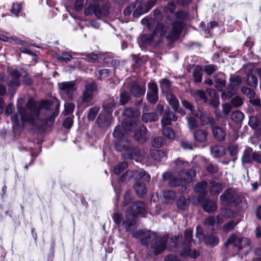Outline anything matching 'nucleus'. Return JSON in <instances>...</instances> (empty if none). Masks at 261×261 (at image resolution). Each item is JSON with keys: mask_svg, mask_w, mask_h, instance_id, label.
I'll return each mask as SVG.
<instances>
[{"mask_svg": "<svg viewBox=\"0 0 261 261\" xmlns=\"http://www.w3.org/2000/svg\"><path fill=\"white\" fill-rule=\"evenodd\" d=\"M147 94L148 100L152 104H155L158 100V89L154 83H149Z\"/></svg>", "mask_w": 261, "mask_h": 261, "instance_id": "nucleus-17", "label": "nucleus"}, {"mask_svg": "<svg viewBox=\"0 0 261 261\" xmlns=\"http://www.w3.org/2000/svg\"><path fill=\"white\" fill-rule=\"evenodd\" d=\"M231 104L234 107H239L242 106L243 103L242 99L238 96H236L231 99Z\"/></svg>", "mask_w": 261, "mask_h": 261, "instance_id": "nucleus-57", "label": "nucleus"}, {"mask_svg": "<svg viewBox=\"0 0 261 261\" xmlns=\"http://www.w3.org/2000/svg\"><path fill=\"white\" fill-rule=\"evenodd\" d=\"M110 74V70L108 69H104L98 71L96 73V75L99 78H105L107 77Z\"/></svg>", "mask_w": 261, "mask_h": 261, "instance_id": "nucleus-64", "label": "nucleus"}, {"mask_svg": "<svg viewBox=\"0 0 261 261\" xmlns=\"http://www.w3.org/2000/svg\"><path fill=\"white\" fill-rule=\"evenodd\" d=\"M159 119L158 114L155 112L143 114L142 116V119L144 122L155 121Z\"/></svg>", "mask_w": 261, "mask_h": 261, "instance_id": "nucleus-31", "label": "nucleus"}, {"mask_svg": "<svg viewBox=\"0 0 261 261\" xmlns=\"http://www.w3.org/2000/svg\"><path fill=\"white\" fill-rule=\"evenodd\" d=\"M97 123L100 127H106L111 124V117L105 114H100L97 119Z\"/></svg>", "mask_w": 261, "mask_h": 261, "instance_id": "nucleus-21", "label": "nucleus"}, {"mask_svg": "<svg viewBox=\"0 0 261 261\" xmlns=\"http://www.w3.org/2000/svg\"><path fill=\"white\" fill-rule=\"evenodd\" d=\"M237 224V222L234 221L233 220H231L225 224V225L223 226V229L224 231L225 232H228L232 230L234 226Z\"/></svg>", "mask_w": 261, "mask_h": 261, "instance_id": "nucleus-60", "label": "nucleus"}, {"mask_svg": "<svg viewBox=\"0 0 261 261\" xmlns=\"http://www.w3.org/2000/svg\"><path fill=\"white\" fill-rule=\"evenodd\" d=\"M163 135L169 139L172 140L175 137V134L173 130L169 127H164L163 128Z\"/></svg>", "mask_w": 261, "mask_h": 261, "instance_id": "nucleus-45", "label": "nucleus"}, {"mask_svg": "<svg viewBox=\"0 0 261 261\" xmlns=\"http://www.w3.org/2000/svg\"><path fill=\"white\" fill-rule=\"evenodd\" d=\"M182 104L183 105V106L187 109L188 110H189L191 113H192V114L196 117H201V113L200 112H199V114L198 113H194V112L193 111V106H192V105L189 102H188V101H186V100H182Z\"/></svg>", "mask_w": 261, "mask_h": 261, "instance_id": "nucleus-48", "label": "nucleus"}, {"mask_svg": "<svg viewBox=\"0 0 261 261\" xmlns=\"http://www.w3.org/2000/svg\"><path fill=\"white\" fill-rule=\"evenodd\" d=\"M203 241L206 245L215 246L218 244L219 239L214 236H207L204 237Z\"/></svg>", "mask_w": 261, "mask_h": 261, "instance_id": "nucleus-37", "label": "nucleus"}, {"mask_svg": "<svg viewBox=\"0 0 261 261\" xmlns=\"http://www.w3.org/2000/svg\"><path fill=\"white\" fill-rule=\"evenodd\" d=\"M55 56L59 61L65 62L70 61L72 58V56L66 52L63 53L62 55L56 54Z\"/></svg>", "mask_w": 261, "mask_h": 261, "instance_id": "nucleus-41", "label": "nucleus"}, {"mask_svg": "<svg viewBox=\"0 0 261 261\" xmlns=\"http://www.w3.org/2000/svg\"><path fill=\"white\" fill-rule=\"evenodd\" d=\"M87 0H75L74 3V9L76 11H79L82 9L84 6L85 2L86 3Z\"/></svg>", "mask_w": 261, "mask_h": 261, "instance_id": "nucleus-62", "label": "nucleus"}, {"mask_svg": "<svg viewBox=\"0 0 261 261\" xmlns=\"http://www.w3.org/2000/svg\"><path fill=\"white\" fill-rule=\"evenodd\" d=\"M86 16L94 14L98 19L106 17L109 14V6L103 5L101 7L98 4H89L85 9Z\"/></svg>", "mask_w": 261, "mask_h": 261, "instance_id": "nucleus-10", "label": "nucleus"}, {"mask_svg": "<svg viewBox=\"0 0 261 261\" xmlns=\"http://www.w3.org/2000/svg\"><path fill=\"white\" fill-rule=\"evenodd\" d=\"M177 168H181L179 172L180 178L171 177L169 181V185L171 187H176L181 185L182 182L190 183L194 179L196 173L192 169L186 170V168L189 166L188 162H185L181 160L177 159L175 162Z\"/></svg>", "mask_w": 261, "mask_h": 261, "instance_id": "nucleus-6", "label": "nucleus"}, {"mask_svg": "<svg viewBox=\"0 0 261 261\" xmlns=\"http://www.w3.org/2000/svg\"><path fill=\"white\" fill-rule=\"evenodd\" d=\"M184 27V24L182 22L178 21H174L166 36L167 39L171 41L178 39Z\"/></svg>", "mask_w": 261, "mask_h": 261, "instance_id": "nucleus-15", "label": "nucleus"}, {"mask_svg": "<svg viewBox=\"0 0 261 261\" xmlns=\"http://www.w3.org/2000/svg\"><path fill=\"white\" fill-rule=\"evenodd\" d=\"M202 206L204 210L208 213H213L217 209L216 203L214 201L211 200H205L203 202Z\"/></svg>", "mask_w": 261, "mask_h": 261, "instance_id": "nucleus-24", "label": "nucleus"}, {"mask_svg": "<svg viewBox=\"0 0 261 261\" xmlns=\"http://www.w3.org/2000/svg\"><path fill=\"white\" fill-rule=\"evenodd\" d=\"M96 89V85L94 82L86 83L82 95L78 102V106H84L87 107L92 105L94 92Z\"/></svg>", "mask_w": 261, "mask_h": 261, "instance_id": "nucleus-8", "label": "nucleus"}, {"mask_svg": "<svg viewBox=\"0 0 261 261\" xmlns=\"http://www.w3.org/2000/svg\"><path fill=\"white\" fill-rule=\"evenodd\" d=\"M178 208L180 210H185L187 207L186 198L185 196H180L176 202Z\"/></svg>", "mask_w": 261, "mask_h": 261, "instance_id": "nucleus-47", "label": "nucleus"}, {"mask_svg": "<svg viewBox=\"0 0 261 261\" xmlns=\"http://www.w3.org/2000/svg\"><path fill=\"white\" fill-rule=\"evenodd\" d=\"M128 167V164L126 162H122L114 167L113 171L115 174L120 176V174ZM120 177H119V179Z\"/></svg>", "mask_w": 261, "mask_h": 261, "instance_id": "nucleus-32", "label": "nucleus"}, {"mask_svg": "<svg viewBox=\"0 0 261 261\" xmlns=\"http://www.w3.org/2000/svg\"><path fill=\"white\" fill-rule=\"evenodd\" d=\"M241 91L244 94L246 95L249 99L253 98L256 95V93L253 90L246 87H242Z\"/></svg>", "mask_w": 261, "mask_h": 261, "instance_id": "nucleus-46", "label": "nucleus"}, {"mask_svg": "<svg viewBox=\"0 0 261 261\" xmlns=\"http://www.w3.org/2000/svg\"><path fill=\"white\" fill-rule=\"evenodd\" d=\"M73 55H80L82 56L85 55L87 57V60L91 62H96L99 58V55L96 54L90 53L84 54V53H72Z\"/></svg>", "mask_w": 261, "mask_h": 261, "instance_id": "nucleus-42", "label": "nucleus"}, {"mask_svg": "<svg viewBox=\"0 0 261 261\" xmlns=\"http://www.w3.org/2000/svg\"><path fill=\"white\" fill-rule=\"evenodd\" d=\"M75 106L72 102H68L65 104L64 113L65 115H68L72 113L74 109Z\"/></svg>", "mask_w": 261, "mask_h": 261, "instance_id": "nucleus-53", "label": "nucleus"}, {"mask_svg": "<svg viewBox=\"0 0 261 261\" xmlns=\"http://www.w3.org/2000/svg\"><path fill=\"white\" fill-rule=\"evenodd\" d=\"M116 105L113 101L107 102L103 105V109L108 113L111 114L115 109Z\"/></svg>", "mask_w": 261, "mask_h": 261, "instance_id": "nucleus-49", "label": "nucleus"}, {"mask_svg": "<svg viewBox=\"0 0 261 261\" xmlns=\"http://www.w3.org/2000/svg\"><path fill=\"white\" fill-rule=\"evenodd\" d=\"M148 12V9H147L145 3L142 0H136L135 3L124 9L123 13L125 16H129L132 13L134 17H138Z\"/></svg>", "mask_w": 261, "mask_h": 261, "instance_id": "nucleus-9", "label": "nucleus"}, {"mask_svg": "<svg viewBox=\"0 0 261 261\" xmlns=\"http://www.w3.org/2000/svg\"><path fill=\"white\" fill-rule=\"evenodd\" d=\"M244 117V114L239 111H234L231 114V118L232 120L235 122H240L242 121Z\"/></svg>", "mask_w": 261, "mask_h": 261, "instance_id": "nucleus-43", "label": "nucleus"}, {"mask_svg": "<svg viewBox=\"0 0 261 261\" xmlns=\"http://www.w3.org/2000/svg\"><path fill=\"white\" fill-rule=\"evenodd\" d=\"M195 98L196 100H202L204 102L206 101V95L204 92L202 90H198L194 95Z\"/></svg>", "mask_w": 261, "mask_h": 261, "instance_id": "nucleus-51", "label": "nucleus"}, {"mask_svg": "<svg viewBox=\"0 0 261 261\" xmlns=\"http://www.w3.org/2000/svg\"><path fill=\"white\" fill-rule=\"evenodd\" d=\"M21 9L22 7L20 4L14 3L11 8V12L14 15L18 16V14L21 11Z\"/></svg>", "mask_w": 261, "mask_h": 261, "instance_id": "nucleus-54", "label": "nucleus"}, {"mask_svg": "<svg viewBox=\"0 0 261 261\" xmlns=\"http://www.w3.org/2000/svg\"><path fill=\"white\" fill-rule=\"evenodd\" d=\"M123 115L128 118L135 117L139 115V111L134 108H128L125 110Z\"/></svg>", "mask_w": 261, "mask_h": 261, "instance_id": "nucleus-40", "label": "nucleus"}, {"mask_svg": "<svg viewBox=\"0 0 261 261\" xmlns=\"http://www.w3.org/2000/svg\"><path fill=\"white\" fill-rule=\"evenodd\" d=\"M176 8L175 4L172 2L169 3L167 6L164 7L163 11L167 15V19H169V21L171 22V20L169 19V13L173 14Z\"/></svg>", "mask_w": 261, "mask_h": 261, "instance_id": "nucleus-38", "label": "nucleus"}, {"mask_svg": "<svg viewBox=\"0 0 261 261\" xmlns=\"http://www.w3.org/2000/svg\"><path fill=\"white\" fill-rule=\"evenodd\" d=\"M17 110L19 115L15 114L11 117L12 121L16 126L22 125L24 122L38 126L43 124V121L39 118L40 108L33 98H31L28 100L25 108L18 106Z\"/></svg>", "mask_w": 261, "mask_h": 261, "instance_id": "nucleus-2", "label": "nucleus"}, {"mask_svg": "<svg viewBox=\"0 0 261 261\" xmlns=\"http://www.w3.org/2000/svg\"><path fill=\"white\" fill-rule=\"evenodd\" d=\"M150 31L152 32L151 34L144 35L141 37V40L143 44L145 45L149 44L151 43L154 37L158 34L160 35V32L159 31L158 32L155 31Z\"/></svg>", "mask_w": 261, "mask_h": 261, "instance_id": "nucleus-27", "label": "nucleus"}, {"mask_svg": "<svg viewBox=\"0 0 261 261\" xmlns=\"http://www.w3.org/2000/svg\"><path fill=\"white\" fill-rule=\"evenodd\" d=\"M154 19L146 17L141 20V23L146 25L150 31H155L160 32L161 37L164 36L168 31L171 22L169 19L166 21L165 23L162 22V14L161 10L156 8L153 11Z\"/></svg>", "mask_w": 261, "mask_h": 261, "instance_id": "nucleus-5", "label": "nucleus"}, {"mask_svg": "<svg viewBox=\"0 0 261 261\" xmlns=\"http://www.w3.org/2000/svg\"><path fill=\"white\" fill-rule=\"evenodd\" d=\"M213 134L214 138L219 141H223L225 138L226 133L222 127H214L213 129Z\"/></svg>", "mask_w": 261, "mask_h": 261, "instance_id": "nucleus-23", "label": "nucleus"}, {"mask_svg": "<svg viewBox=\"0 0 261 261\" xmlns=\"http://www.w3.org/2000/svg\"><path fill=\"white\" fill-rule=\"evenodd\" d=\"M22 71L21 69L13 70L8 77L5 75L0 73V82L8 81V85L10 88L19 87L20 85L19 78L22 74Z\"/></svg>", "mask_w": 261, "mask_h": 261, "instance_id": "nucleus-11", "label": "nucleus"}, {"mask_svg": "<svg viewBox=\"0 0 261 261\" xmlns=\"http://www.w3.org/2000/svg\"><path fill=\"white\" fill-rule=\"evenodd\" d=\"M207 133L202 129H198L194 133L195 139L199 142H205L207 139Z\"/></svg>", "mask_w": 261, "mask_h": 261, "instance_id": "nucleus-25", "label": "nucleus"}, {"mask_svg": "<svg viewBox=\"0 0 261 261\" xmlns=\"http://www.w3.org/2000/svg\"><path fill=\"white\" fill-rule=\"evenodd\" d=\"M248 124L253 128L260 125L261 124V116H250Z\"/></svg>", "mask_w": 261, "mask_h": 261, "instance_id": "nucleus-34", "label": "nucleus"}, {"mask_svg": "<svg viewBox=\"0 0 261 261\" xmlns=\"http://www.w3.org/2000/svg\"><path fill=\"white\" fill-rule=\"evenodd\" d=\"M257 153L253 152L252 148H247L244 152V154L242 158L243 163L248 164L251 163L253 161H256V155Z\"/></svg>", "mask_w": 261, "mask_h": 261, "instance_id": "nucleus-18", "label": "nucleus"}, {"mask_svg": "<svg viewBox=\"0 0 261 261\" xmlns=\"http://www.w3.org/2000/svg\"><path fill=\"white\" fill-rule=\"evenodd\" d=\"M58 114V112H55L51 115L46 118L45 122L46 125L48 126H51L54 124L55 118Z\"/></svg>", "mask_w": 261, "mask_h": 261, "instance_id": "nucleus-55", "label": "nucleus"}, {"mask_svg": "<svg viewBox=\"0 0 261 261\" xmlns=\"http://www.w3.org/2000/svg\"><path fill=\"white\" fill-rule=\"evenodd\" d=\"M211 187L210 192L211 195H218L223 189L222 185L221 183L211 182Z\"/></svg>", "mask_w": 261, "mask_h": 261, "instance_id": "nucleus-29", "label": "nucleus"}, {"mask_svg": "<svg viewBox=\"0 0 261 261\" xmlns=\"http://www.w3.org/2000/svg\"><path fill=\"white\" fill-rule=\"evenodd\" d=\"M247 84L253 87H256L258 84V80L257 77L252 74H249L246 80Z\"/></svg>", "mask_w": 261, "mask_h": 261, "instance_id": "nucleus-39", "label": "nucleus"}, {"mask_svg": "<svg viewBox=\"0 0 261 261\" xmlns=\"http://www.w3.org/2000/svg\"><path fill=\"white\" fill-rule=\"evenodd\" d=\"M130 178H134L136 180L143 179L146 181H149L150 179V175L146 173L143 169L138 170H127L126 172L123 173L120 177L119 181L123 182L126 180H129Z\"/></svg>", "mask_w": 261, "mask_h": 261, "instance_id": "nucleus-12", "label": "nucleus"}, {"mask_svg": "<svg viewBox=\"0 0 261 261\" xmlns=\"http://www.w3.org/2000/svg\"><path fill=\"white\" fill-rule=\"evenodd\" d=\"M175 17L177 19L184 20L187 19L189 16L187 12L184 11H180L175 14Z\"/></svg>", "mask_w": 261, "mask_h": 261, "instance_id": "nucleus-58", "label": "nucleus"}, {"mask_svg": "<svg viewBox=\"0 0 261 261\" xmlns=\"http://www.w3.org/2000/svg\"><path fill=\"white\" fill-rule=\"evenodd\" d=\"M196 237L198 239L199 242L204 240L205 237H204L202 228L200 226H197L196 227Z\"/></svg>", "mask_w": 261, "mask_h": 261, "instance_id": "nucleus-61", "label": "nucleus"}, {"mask_svg": "<svg viewBox=\"0 0 261 261\" xmlns=\"http://www.w3.org/2000/svg\"><path fill=\"white\" fill-rule=\"evenodd\" d=\"M135 132L134 139L142 143L149 137L147 129L144 125L139 127L133 121H123L121 126L116 127L113 132V136L117 141L115 147L117 151L124 152V158L132 159L136 162H141L146 156V152L137 147H133L127 136L130 132Z\"/></svg>", "mask_w": 261, "mask_h": 261, "instance_id": "nucleus-1", "label": "nucleus"}, {"mask_svg": "<svg viewBox=\"0 0 261 261\" xmlns=\"http://www.w3.org/2000/svg\"><path fill=\"white\" fill-rule=\"evenodd\" d=\"M221 202L224 205L237 204L240 201V197L236 190L232 188H228L220 197Z\"/></svg>", "mask_w": 261, "mask_h": 261, "instance_id": "nucleus-13", "label": "nucleus"}, {"mask_svg": "<svg viewBox=\"0 0 261 261\" xmlns=\"http://www.w3.org/2000/svg\"><path fill=\"white\" fill-rule=\"evenodd\" d=\"M231 85L234 88L236 87H238L242 83V79L239 76H234L230 78Z\"/></svg>", "mask_w": 261, "mask_h": 261, "instance_id": "nucleus-52", "label": "nucleus"}, {"mask_svg": "<svg viewBox=\"0 0 261 261\" xmlns=\"http://www.w3.org/2000/svg\"><path fill=\"white\" fill-rule=\"evenodd\" d=\"M188 123L189 128L192 130L198 127V124L194 118L190 117L188 119Z\"/></svg>", "mask_w": 261, "mask_h": 261, "instance_id": "nucleus-56", "label": "nucleus"}, {"mask_svg": "<svg viewBox=\"0 0 261 261\" xmlns=\"http://www.w3.org/2000/svg\"><path fill=\"white\" fill-rule=\"evenodd\" d=\"M130 92L133 96L139 97L145 94V88L144 87L139 85L137 83H134L132 85Z\"/></svg>", "mask_w": 261, "mask_h": 261, "instance_id": "nucleus-19", "label": "nucleus"}, {"mask_svg": "<svg viewBox=\"0 0 261 261\" xmlns=\"http://www.w3.org/2000/svg\"><path fill=\"white\" fill-rule=\"evenodd\" d=\"M212 155L215 158H220L226 152L225 147L222 145H216L211 148Z\"/></svg>", "mask_w": 261, "mask_h": 261, "instance_id": "nucleus-22", "label": "nucleus"}, {"mask_svg": "<svg viewBox=\"0 0 261 261\" xmlns=\"http://www.w3.org/2000/svg\"><path fill=\"white\" fill-rule=\"evenodd\" d=\"M233 244L238 248V250L245 248L249 245L250 240L244 237H237L235 235H232L228 238L225 245L227 247L228 245Z\"/></svg>", "mask_w": 261, "mask_h": 261, "instance_id": "nucleus-16", "label": "nucleus"}, {"mask_svg": "<svg viewBox=\"0 0 261 261\" xmlns=\"http://www.w3.org/2000/svg\"><path fill=\"white\" fill-rule=\"evenodd\" d=\"M138 214L145 217V205L141 201L134 202L131 208H128L126 211L124 217L119 213H115L113 214V219L119 227H122L126 231H130L135 228V218Z\"/></svg>", "mask_w": 261, "mask_h": 261, "instance_id": "nucleus-3", "label": "nucleus"}, {"mask_svg": "<svg viewBox=\"0 0 261 261\" xmlns=\"http://www.w3.org/2000/svg\"><path fill=\"white\" fill-rule=\"evenodd\" d=\"M228 149L231 156L235 155L238 151V146L234 143L230 144L228 146Z\"/></svg>", "mask_w": 261, "mask_h": 261, "instance_id": "nucleus-63", "label": "nucleus"}, {"mask_svg": "<svg viewBox=\"0 0 261 261\" xmlns=\"http://www.w3.org/2000/svg\"><path fill=\"white\" fill-rule=\"evenodd\" d=\"M206 188L207 182L206 181H202L198 182L195 186L194 190L197 193L204 195L207 193Z\"/></svg>", "mask_w": 261, "mask_h": 261, "instance_id": "nucleus-33", "label": "nucleus"}, {"mask_svg": "<svg viewBox=\"0 0 261 261\" xmlns=\"http://www.w3.org/2000/svg\"><path fill=\"white\" fill-rule=\"evenodd\" d=\"M133 236L141 239L142 245H150L151 251L157 255L161 253L166 248L168 237L166 236H160L154 231L147 230H139L134 232Z\"/></svg>", "mask_w": 261, "mask_h": 261, "instance_id": "nucleus-4", "label": "nucleus"}, {"mask_svg": "<svg viewBox=\"0 0 261 261\" xmlns=\"http://www.w3.org/2000/svg\"><path fill=\"white\" fill-rule=\"evenodd\" d=\"M58 86L61 93L67 95L69 99H72L76 95L77 90L73 81L59 83Z\"/></svg>", "mask_w": 261, "mask_h": 261, "instance_id": "nucleus-14", "label": "nucleus"}, {"mask_svg": "<svg viewBox=\"0 0 261 261\" xmlns=\"http://www.w3.org/2000/svg\"><path fill=\"white\" fill-rule=\"evenodd\" d=\"M165 143V139L163 137H160L154 139L152 144L153 147L159 148L163 146Z\"/></svg>", "mask_w": 261, "mask_h": 261, "instance_id": "nucleus-44", "label": "nucleus"}, {"mask_svg": "<svg viewBox=\"0 0 261 261\" xmlns=\"http://www.w3.org/2000/svg\"><path fill=\"white\" fill-rule=\"evenodd\" d=\"M130 97L128 93L126 92H122L120 94V101L121 105L126 104L129 100Z\"/></svg>", "mask_w": 261, "mask_h": 261, "instance_id": "nucleus-59", "label": "nucleus"}, {"mask_svg": "<svg viewBox=\"0 0 261 261\" xmlns=\"http://www.w3.org/2000/svg\"><path fill=\"white\" fill-rule=\"evenodd\" d=\"M134 187L139 197L143 196L146 193V186L142 182H137Z\"/></svg>", "mask_w": 261, "mask_h": 261, "instance_id": "nucleus-30", "label": "nucleus"}, {"mask_svg": "<svg viewBox=\"0 0 261 261\" xmlns=\"http://www.w3.org/2000/svg\"><path fill=\"white\" fill-rule=\"evenodd\" d=\"M216 221L218 223H220V217L219 216H217L216 219L214 217L207 218L205 220V223L207 225L212 226L215 225Z\"/></svg>", "mask_w": 261, "mask_h": 261, "instance_id": "nucleus-50", "label": "nucleus"}, {"mask_svg": "<svg viewBox=\"0 0 261 261\" xmlns=\"http://www.w3.org/2000/svg\"><path fill=\"white\" fill-rule=\"evenodd\" d=\"M167 99L173 109L175 111H178L179 101L177 98L174 95L169 94L167 96Z\"/></svg>", "mask_w": 261, "mask_h": 261, "instance_id": "nucleus-35", "label": "nucleus"}, {"mask_svg": "<svg viewBox=\"0 0 261 261\" xmlns=\"http://www.w3.org/2000/svg\"><path fill=\"white\" fill-rule=\"evenodd\" d=\"M163 197L165 203H172L176 198V194L172 191H165L163 193Z\"/></svg>", "mask_w": 261, "mask_h": 261, "instance_id": "nucleus-28", "label": "nucleus"}, {"mask_svg": "<svg viewBox=\"0 0 261 261\" xmlns=\"http://www.w3.org/2000/svg\"><path fill=\"white\" fill-rule=\"evenodd\" d=\"M192 233L193 231L191 229H187L185 231L183 247L179 251V254L181 257L196 259L200 255V251L198 250L191 248V244L193 241Z\"/></svg>", "mask_w": 261, "mask_h": 261, "instance_id": "nucleus-7", "label": "nucleus"}, {"mask_svg": "<svg viewBox=\"0 0 261 261\" xmlns=\"http://www.w3.org/2000/svg\"><path fill=\"white\" fill-rule=\"evenodd\" d=\"M100 108L98 106H94L91 108L88 111L87 119L89 121H93L97 116Z\"/></svg>", "mask_w": 261, "mask_h": 261, "instance_id": "nucleus-36", "label": "nucleus"}, {"mask_svg": "<svg viewBox=\"0 0 261 261\" xmlns=\"http://www.w3.org/2000/svg\"><path fill=\"white\" fill-rule=\"evenodd\" d=\"M214 81L218 85L216 86V88L219 91H221L223 87L225 85V82L223 79V75L222 73L215 74L214 76Z\"/></svg>", "mask_w": 261, "mask_h": 261, "instance_id": "nucleus-26", "label": "nucleus"}, {"mask_svg": "<svg viewBox=\"0 0 261 261\" xmlns=\"http://www.w3.org/2000/svg\"><path fill=\"white\" fill-rule=\"evenodd\" d=\"M151 157L155 161L162 162L165 161L167 158L166 152L162 150L152 149L150 151Z\"/></svg>", "mask_w": 261, "mask_h": 261, "instance_id": "nucleus-20", "label": "nucleus"}]
</instances>
